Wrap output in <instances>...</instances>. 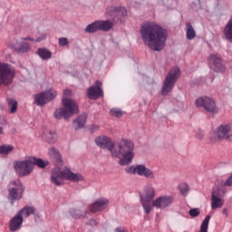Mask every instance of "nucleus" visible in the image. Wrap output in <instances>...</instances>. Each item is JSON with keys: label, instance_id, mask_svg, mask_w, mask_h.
<instances>
[{"label": "nucleus", "instance_id": "1", "mask_svg": "<svg viewBox=\"0 0 232 232\" xmlns=\"http://www.w3.org/2000/svg\"><path fill=\"white\" fill-rule=\"evenodd\" d=\"M94 142L102 150H108L111 157L120 159V166H128L133 162L135 143L131 140H120L115 142L108 136H99L95 138Z\"/></svg>", "mask_w": 232, "mask_h": 232}, {"label": "nucleus", "instance_id": "2", "mask_svg": "<svg viewBox=\"0 0 232 232\" xmlns=\"http://www.w3.org/2000/svg\"><path fill=\"white\" fill-rule=\"evenodd\" d=\"M140 37L150 50L160 52L166 46L168 32L155 22H145L140 28Z\"/></svg>", "mask_w": 232, "mask_h": 232}, {"label": "nucleus", "instance_id": "3", "mask_svg": "<svg viewBox=\"0 0 232 232\" xmlns=\"http://www.w3.org/2000/svg\"><path fill=\"white\" fill-rule=\"evenodd\" d=\"M63 180H70V182H82L84 176L81 173H75L68 167H63L61 170L59 168L52 169L51 182L54 186H63Z\"/></svg>", "mask_w": 232, "mask_h": 232}, {"label": "nucleus", "instance_id": "4", "mask_svg": "<svg viewBox=\"0 0 232 232\" xmlns=\"http://www.w3.org/2000/svg\"><path fill=\"white\" fill-rule=\"evenodd\" d=\"M62 104L63 108L60 107L53 112V117L58 121H61V119L68 121L72 116L79 113V105H77L75 100H62Z\"/></svg>", "mask_w": 232, "mask_h": 232}, {"label": "nucleus", "instance_id": "5", "mask_svg": "<svg viewBox=\"0 0 232 232\" xmlns=\"http://www.w3.org/2000/svg\"><path fill=\"white\" fill-rule=\"evenodd\" d=\"M44 39H46V34H40V37H37L36 39L32 37L21 38L11 42L9 44V48L18 53H28V52L32 50V47L30 46V44L25 41H36L37 43H41V41H44Z\"/></svg>", "mask_w": 232, "mask_h": 232}, {"label": "nucleus", "instance_id": "6", "mask_svg": "<svg viewBox=\"0 0 232 232\" xmlns=\"http://www.w3.org/2000/svg\"><path fill=\"white\" fill-rule=\"evenodd\" d=\"M179 77H180V69H179V67L172 68L165 78L161 89V95H168V93H170L171 90L175 87L177 81H179Z\"/></svg>", "mask_w": 232, "mask_h": 232}, {"label": "nucleus", "instance_id": "7", "mask_svg": "<svg viewBox=\"0 0 232 232\" xmlns=\"http://www.w3.org/2000/svg\"><path fill=\"white\" fill-rule=\"evenodd\" d=\"M153 198H155V188L151 186L146 187L140 195V202L146 215H150L153 209Z\"/></svg>", "mask_w": 232, "mask_h": 232}, {"label": "nucleus", "instance_id": "8", "mask_svg": "<svg viewBox=\"0 0 232 232\" xmlns=\"http://www.w3.org/2000/svg\"><path fill=\"white\" fill-rule=\"evenodd\" d=\"M8 193L11 200H21L23 198V195H24V185L20 179H14L11 181L8 185Z\"/></svg>", "mask_w": 232, "mask_h": 232}, {"label": "nucleus", "instance_id": "9", "mask_svg": "<svg viewBox=\"0 0 232 232\" xmlns=\"http://www.w3.org/2000/svg\"><path fill=\"white\" fill-rule=\"evenodd\" d=\"M15 77V71L8 63L0 62V85L9 86Z\"/></svg>", "mask_w": 232, "mask_h": 232}, {"label": "nucleus", "instance_id": "10", "mask_svg": "<svg viewBox=\"0 0 232 232\" xmlns=\"http://www.w3.org/2000/svg\"><path fill=\"white\" fill-rule=\"evenodd\" d=\"M126 173L130 175H139L140 177H145L150 180L155 179V172L151 169L146 168L144 165H133L125 169Z\"/></svg>", "mask_w": 232, "mask_h": 232}, {"label": "nucleus", "instance_id": "11", "mask_svg": "<svg viewBox=\"0 0 232 232\" xmlns=\"http://www.w3.org/2000/svg\"><path fill=\"white\" fill-rule=\"evenodd\" d=\"M196 108H204L208 113H218V107L215 100L210 97H199L195 102Z\"/></svg>", "mask_w": 232, "mask_h": 232}, {"label": "nucleus", "instance_id": "12", "mask_svg": "<svg viewBox=\"0 0 232 232\" xmlns=\"http://www.w3.org/2000/svg\"><path fill=\"white\" fill-rule=\"evenodd\" d=\"M231 131V125H220L217 131H213L210 134V140L213 144L217 142H222V140H227V136Z\"/></svg>", "mask_w": 232, "mask_h": 232}, {"label": "nucleus", "instance_id": "13", "mask_svg": "<svg viewBox=\"0 0 232 232\" xmlns=\"http://www.w3.org/2000/svg\"><path fill=\"white\" fill-rule=\"evenodd\" d=\"M14 168L19 177H28L34 171L31 158L22 161H14Z\"/></svg>", "mask_w": 232, "mask_h": 232}, {"label": "nucleus", "instance_id": "14", "mask_svg": "<svg viewBox=\"0 0 232 232\" xmlns=\"http://www.w3.org/2000/svg\"><path fill=\"white\" fill-rule=\"evenodd\" d=\"M55 97H57V91L50 89L37 94L34 97V101L37 106H44L45 104H48V102H52Z\"/></svg>", "mask_w": 232, "mask_h": 232}, {"label": "nucleus", "instance_id": "15", "mask_svg": "<svg viewBox=\"0 0 232 232\" xmlns=\"http://www.w3.org/2000/svg\"><path fill=\"white\" fill-rule=\"evenodd\" d=\"M173 202H175V198L172 195H163L152 201V208L166 209L169 208Z\"/></svg>", "mask_w": 232, "mask_h": 232}, {"label": "nucleus", "instance_id": "16", "mask_svg": "<svg viewBox=\"0 0 232 232\" xmlns=\"http://www.w3.org/2000/svg\"><path fill=\"white\" fill-rule=\"evenodd\" d=\"M224 206V193L218 188H213L211 193V209H218Z\"/></svg>", "mask_w": 232, "mask_h": 232}, {"label": "nucleus", "instance_id": "17", "mask_svg": "<svg viewBox=\"0 0 232 232\" xmlns=\"http://www.w3.org/2000/svg\"><path fill=\"white\" fill-rule=\"evenodd\" d=\"M208 63L210 64V68L215 70V72H224V70H226L224 60H222V57L218 54H210Z\"/></svg>", "mask_w": 232, "mask_h": 232}, {"label": "nucleus", "instance_id": "18", "mask_svg": "<svg viewBox=\"0 0 232 232\" xmlns=\"http://www.w3.org/2000/svg\"><path fill=\"white\" fill-rule=\"evenodd\" d=\"M48 157L56 167L63 166V155L59 149L55 147H51L48 149Z\"/></svg>", "mask_w": 232, "mask_h": 232}, {"label": "nucleus", "instance_id": "19", "mask_svg": "<svg viewBox=\"0 0 232 232\" xmlns=\"http://www.w3.org/2000/svg\"><path fill=\"white\" fill-rule=\"evenodd\" d=\"M102 86V82L97 80L95 82V86L90 87L87 91V95L89 99H93L95 101L100 97H102L103 92H102V89L101 88Z\"/></svg>", "mask_w": 232, "mask_h": 232}, {"label": "nucleus", "instance_id": "20", "mask_svg": "<svg viewBox=\"0 0 232 232\" xmlns=\"http://www.w3.org/2000/svg\"><path fill=\"white\" fill-rule=\"evenodd\" d=\"M108 204H110V200H108V198H101L90 206V211L91 213H99V211H104V209L108 208Z\"/></svg>", "mask_w": 232, "mask_h": 232}, {"label": "nucleus", "instance_id": "21", "mask_svg": "<svg viewBox=\"0 0 232 232\" xmlns=\"http://www.w3.org/2000/svg\"><path fill=\"white\" fill-rule=\"evenodd\" d=\"M24 218L21 217L20 215L16 214L14 217H13L9 221V229L10 231L15 232L19 231L23 226Z\"/></svg>", "mask_w": 232, "mask_h": 232}, {"label": "nucleus", "instance_id": "22", "mask_svg": "<svg viewBox=\"0 0 232 232\" xmlns=\"http://www.w3.org/2000/svg\"><path fill=\"white\" fill-rule=\"evenodd\" d=\"M117 14H121V17H125V15L128 14L126 9L124 7H113V6H109L107 8L106 14L109 15L110 17H115Z\"/></svg>", "mask_w": 232, "mask_h": 232}, {"label": "nucleus", "instance_id": "23", "mask_svg": "<svg viewBox=\"0 0 232 232\" xmlns=\"http://www.w3.org/2000/svg\"><path fill=\"white\" fill-rule=\"evenodd\" d=\"M86 119H88V116L86 114H82L77 117L72 122V126L75 130H81V128H84V125L86 124Z\"/></svg>", "mask_w": 232, "mask_h": 232}, {"label": "nucleus", "instance_id": "24", "mask_svg": "<svg viewBox=\"0 0 232 232\" xmlns=\"http://www.w3.org/2000/svg\"><path fill=\"white\" fill-rule=\"evenodd\" d=\"M44 139L49 144H55L57 142V133L55 131L46 130L44 133Z\"/></svg>", "mask_w": 232, "mask_h": 232}, {"label": "nucleus", "instance_id": "25", "mask_svg": "<svg viewBox=\"0 0 232 232\" xmlns=\"http://www.w3.org/2000/svg\"><path fill=\"white\" fill-rule=\"evenodd\" d=\"M34 213H35V208L28 206L24 207L17 212V214L20 217H23V218H28V217H30V215H34Z\"/></svg>", "mask_w": 232, "mask_h": 232}, {"label": "nucleus", "instance_id": "26", "mask_svg": "<svg viewBox=\"0 0 232 232\" xmlns=\"http://www.w3.org/2000/svg\"><path fill=\"white\" fill-rule=\"evenodd\" d=\"M98 28L102 30V32H110V30L113 28V22L109 20L98 21Z\"/></svg>", "mask_w": 232, "mask_h": 232}, {"label": "nucleus", "instance_id": "27", "mask_svg": "<svg viewBox=\"0 0 232 232\" xmlns=\"http://www.w3.org/2000/svg\"><path fill=\"white\" fill-rule=\"evenodd\" d=\"M37 55H39L43 61H48V59H52V51L46 48H39L37 50Z\"/></svg>", "mask_w": 232, "mask_h": 232}, {"label": "nucleus", "instance_id": "28", "mask_svg": "<svg viewBox=\"0 0 232 232\" xmlns=\"http://www.w3.org/2000/svg\"><path fill=\"white\" fill-rule=\"evenodd\" d=\"M223 34L225 35V39L232 41V18L225 25Z\"/></svg>", "mask_w": 232, "mask_h": 232}, {"label": "nucleus", "instance_id": "29", "mask_svg": "<svg viewBox=\"0 0 232 232\" xmlns=\"http://www.w3.org/2000/svg\"><path fill=\"white\" fill-rule=\"evenodd\" d=\"M186 26H187L186 28L187 39L188 41L195 39V37H197V33L195 32V28H193V25H191V24H187Z\"/></svg>", "mask_w": 232, "mask_h": 232}, {"label": "nucleus", "instance_id": "30", "mask_svg": "<svg viewBox=\"0 0 232 232\" xmlns=\"http://www.w3.org/2000/svg\"><path fill=\"white\" fill-rule=\"evenodd\" d=\"M30 159H31V164L33 168L34 166H38V168L44 169L45 166H48V164H50V162L44 161L42 159H36L34 157H31Z\"/></svg>", "mask_w": 232, "mask_h": 232}, {"label": "nucleus", "instance_id": "31", "mask_svg": "<svg viewBox=\"0 0 232 232\" xmlns=\"http://www.w3.org/2000/svg\"><path fill=\"white\" fill-rule=\"evenodd\" d=\"M70 215L72 218H84L86 217V212L79 208H72L70 210Z\"/></svg>", "mask_w": 232, "mask_h": 232}, {"label": "nucleus", "instance_id": "32", "mask_svg": "<svg viewBox=\"0 0 232 232\" xmlns=\"http://www.w3.org/2000/svg\"><path fill=\"white\" fill-rule=\"evenodd\" d=\"M6 102L9 108V112L15 113V111H17V101L14 98H7Z\"/></svg>", "mask_w": 232, "mask_h": 232}, {"label": "nucleus", "instance_id": "33", "mask_svg": "<svg viewBox=\"0 0 232 232\" xmlns=\"http://www.w3.org/2000/svg\"><path fill=\"white\" fill-rule=\"evenodd\" d=\"M99 30V24L98 21L93 22L92 24H90L86 28H85V32H87V34H94V32H98Z\"/></svg>", "mask_w": 232, "mask_h": 232}, {"label": "nucleus", "instance_id": "34", "mask_svg": "<svg viewBox=\"0 0 232 232\" xmlns=\"http://www.w3.org/2000/svg\"><path fill=\"white\" fill-rule=\"evenodd\" d=\"M14 151V145H2L0 146V154L8 155Z\"/></svg>", "mask_w": 232, "mask_h": 232}, {"label": "nucleus", "instance_id": "35", "mask_svg": "<svg viewBox=\"0 0 232 232\" xmlns=\"http://www.w3.org/2000/svg\"><path fill=\"white\" fill-rule=\"evenodd\" d=\"M179 191L183 197L188 195V191H189V186L187 183H181L179 185Z\"/></svg>", "mask_w": 232, "mask_h": 232}, {"label": "nucleus", "instance_id": "36", "mask_svg": "<svg viewBox=\"0 0 232 232\" xmlns=\"http://www.w3.org/2000/svg\"><path fill=\"white\" fill-rule=\"evenodd\" d=\"M111 115L112 117H117L118 119H121V117L124 115V112L121 109H111Z\"/></svg>", "mask_w": 232, "mask_h": 232}, {"label": "nucleus", "instance_id": "37", "mask_svg": "<svg viewBox=\"0 0 232 232\" xmlns=\"http://www.w3.org/2000/svg\"><path fill=\"white\" fill-rule=\"evenodd\" d=\"M70 97H72V91H70L69 89H66L63 92V101H64V100H66V101H72V99H70Z\"/></svg>", "mask_w": 232, "mask_h": 232}, {"label": "nucleus", "instance_id": "38", "mask_svg": "<svg viewBox=\"0 0 232 232\" xmlns=\"http://www.w3.org/2000/svg\"><path fill=\"white\" fill-rule=\"evenodd\" d=\"M188 215H190V217H192L193 218L195 217H198V215H200V209L198 208H191L188 212Z\"/></svg>", "mask_w": 232, "mask_h": 232}, {"label": "nucleus", "instance_id": "39", "mask_svg": "<svg viewBox=\"0 0 232 232\" xmlns=\"http://www.w3.org/2000/svg\"><path fill=\"white\" fill-rule=\"evenodd\" d=\"M68 38L62 37L59 38V46H68Z\"/></svg>", "mask_w": 232, "mask_h": 232}, {"label": "nucleus", "instance_id": "40", "mask_svg": "<svg viewBox=\"0 0 232 232\" xmlns=\"http://www.w3.org/2000/svg\"><path fill=\"white\" fill-rule=\"evenodd\" d=\"M196 139H198V140H202V139H204V130H198V132L196 133Z\"/></svg>", "mask_w": 232, "mask_h": 232}, {"label": "nucleus", "instance_id": "41", "mask_svg": "<svg viewBox=\"0 0 232 232\" xmlns=\"http://www.w3.org/2000/svg\"><path fill=\"white\" fill-rule=\"evenodd\" d=\"M224 186H227V188H231L232 186V175L229 176L227 180L224 182Z\"/></svg>", "mask_w": 232, "mask_h": 232}, {"label": "nucleus", "instance_id": "42", "mask_svg": "<svg viewBox=\"0 0 232 232\" xmlns=\"http://www.w3.org/2000/svg\"><path fill=\"white\" fill-rule=\"evenodd\" d=\"M89 224H90L91 226H97V221L92 218V219H91V220L89 221Z\"/></svg>", "mask_w": 232, "mask_h": 232}, {"label": "nucleus", "instance_id": "43", "mask_svg": "<svg viewBox=\"0 0 232 232\" xmlns=\"http://www.w3.org/2000/svg\"><path fill=\"white\" fill-rule=\"evenodd\" d=\"M227 142H232V134L227 136Z\"/></svg>", "mask_w": 232, "mask_h": 232}, {"label": "nucleus", "instance_id": "44", "mask_svg": "<svg viewBox=\"0 0 232 232\" xmlns=\"http://www.w3.org/2000/svg\"><path fill=\"white\" fill-rule=\"evenodd\" d=\"M116 232H127V231L122 227H117Z\"/></svg>", "mask_w": 232, "mask_h": 232}, {"label": "nucleus", "instance_id": "45", "mask_svg": "<svg viewBox=\"0 0 232 232\" xmlns=\"http://www.w3.org/2000/svg\"><path fill=\"white\" fill-rule=\"evenodd\" d=\"M222 213L223 215H226V217H227V208H224Z\"/></svg>", "mask_w": 232, "mask_h": 232}, {"label": "nucleus", "instance_id": "46", "mask_svg": "<svg viewBox=\"0 0 232 232\" xmlns=\"http://www.w3.org/2000/svg\"><path fill=\"white\" fill-rule=\"evenodd\" d=\"M0 135H3V127H0Z\"/></svg>", "mask_w": 232, "mask_h": 232}]
</instances>
